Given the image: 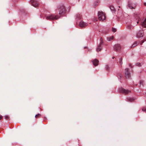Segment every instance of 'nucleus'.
<instances>
[{
  "instance_id": "nucleus-10",
  "label": "nucleus",
  "mask_w": 146,
  "mask_h": 146,
  "mask_svg": "<svg viewBox=\"0 0 146 146\" xmlns=\"http://www.w3.org/2000/svg\"><path fill=\"white\" fill-rule=\"evenodd\" d=\"M125 76L127 78H128L130 77V74L129 72V69L127 68L125 70Z\"/></svg>"
},
{
  "instance_id": "nucleus-22",
  "label": "nucleus",
  "mask_w": 146,
  "mask_h": 146,
  "mask_svg": "<svg viewBox=\"0 0 146 146\" xmlns=\"http://www.w3.org/2000/svg\"><path fill=\"white\" fill-rule=\"evenodd\" d=\"M112 31L113 32L115 33L116 31V30L115 28H112Z\"/></svg>"
},
{
  "instance_id": "nucleus-31",
  "label": "nucleus",
  "mask_w": 146,
  "mask_h": 146,
  "mask_svg": "<svg viewBox=\"0 0 146 146\" xmlns=\"http://www.w3.org/2000/svg\"><path fill=\"white\" fill-rule=\"evenodd\" d=\"M144 42V41H143L142 43H143Z\"/></svg>"
},
{
  "instance_id": "nucleus-16",
  "label": "nucleus",
  "mask_w": 146,
  "mask_h": 146,
  "mask_svg": "<svg viewBox=\"0 0 146 146\" xmlns=\"http://www.w3.org/2000/svg\"><path fill=\"white\" fill-rule=\"evenodd\" d=\"M135 100V99L132 98H127V101L129 102H132Z\"/></svg>"
},
{
  "instance_id": "nucleus-1",
  "label": "nucleus",
  "mask_w": 146,
  "mask_h": 146,
  "mask_svg": "<svg viewBox=\"0 0 146 146\" xmlns=\"http://www.w3.org/2000/svg\"><path fill=\"white\" fill-rule=\"evenodd\" d=\"M99 19L103 21L106 19V17L104 13L102 11H99L98 13Z\"/></svg>"
},
{
  "instance_id": "nucleus-7",
  "label": "nucleus",
  "mask_w": 146,
  "mask_h": 146,
  "mask_svg": "<svg viewBox=\"0 0 146 146\" xmlns=\"http://www.w3.org/2000/svg\"><path fill=\"white\" fill-rule=\"evenodd\" d=\"M143 36V31L142 30H140L137 34V37L138 38L142 37Z\"/></svg>"
},
{
  "instance_id": "nucleus-2",
  "label": "nucleus",
  "mask_w": 146,
  "mask_h": 146,
  "mask_svg": "<svg viewBox=\"0 0 146 146\" xmlns=\"http://www.w3.org/2000/svg\"><path fill=\"white\" fill-rule=\"evenodd\" d=\"M45 17L46 19L47 20L57 19L60 17L58 16H54L52 14L46 15L45 16Z\"/></svg>"
},
{
  "instance_id": "nucleus-3",
  "label": "nucleus",
  "mask_w": 146,
  "mask_h": 146,
  "mask_svg": "<svg viewBox=\"0 0 146 146\" xmlns=\"http://www.w3.org/2000/svg\"><path fill=\"white\" fill-rule=\"evenodd\" d=\"M58 10L59 11V15L63 13L65 10L64 7L63 5L59 6L58 7Z\"/></svg>"
},
{
  "instance_id": "nucleus-20",
  "label": "nucleus",
  "mask_w": 146,
  "mask_h": 146,
  "mask_svg": "<svg viewBox=\"0 0 146 146\" xmlns=\"http://www.w3.org/2000/svg\"><path fill=\"white\" fill-rule=\"evenodd\" d=\"M110 9L111 11H115V9L113 6H111L110 7Z\"/></svg>"
},
{
  "instance_id": "nucleus-13",
  "label": "nucleus",
  "mask_w": 146,
  "mask_h": 146,
  "mask_svg": "<svg viewBox=\"0 0 146 146\" xmlns=\"http://www.w3.org/2000/svg\"><path fill=\"white\" fill-rule=\"evenodd\" d=\"M141 25L142 27L146 28V19L141 22Z\"/></svg>"
},
{
  "instance_id": "nucleus-4",
  "label": "nucleus",
  "mask_w": 146,
  "mask_h": 146,
  "mask_svg": "<svg viewBox=\"0 0 146 146\" xmlns=\"http://www.w3.org/2000/svg\"><path fill=\"white\" fill-rule=\"evenodd\" d=\"M128 6L130 9H135L136 7V5L133 2L129 1L128 2Z\"/></svg>"
},
{
  "instance_id": "nucleus-32",
  "label": "nucleus",
  "mask_w": 146,
  "mask_h": 146,
  "mask_svg": "<svg viewBox=\"0 0 146 146\" xmlns=\"http://www.w3.org/2000/svg\"><path fill=\"white\" fill-rule=\"evenodd\" d=\"M114 58V57H113V58H113H113Z\"/></svg>"
},
{
  "instance_id": "nucleus-14",
  "label": "nucleus",
  "mask_w": 146,
  "mask_h": 146,
  "mask_svg": "<svg viewBox=\"0 0 146 146\" xmlns=\"http://www.w3.org/2000/svg\"><path fill=\"white\" fill-rule=\"evenodd\" d=\"M136 18V23L135 24V25H137L139 23V19H140L138 15H137L135 17Z\"/></svg>"
},
{
  "instance_id": "nucleus-25",
  "label": "nucleus",
  "mask_w": 146,
  "mask_h": 146,
  "mask_svg": "<svg viewBox=\"0 0 146 146\" xmlns=\"http://www.w3.org/2000/svg\"><path fill=\"white\" fill-rule=\"evenodd\" d=\"M140 86H141V85H142L143 83V81H140Z\"/></svg>"
},
{
  "instance_id": "nucleus-24",
  "label": "nucleus",
  "mask_w": 146,
  "mask_h": 146,
  "mask_svg": "<svg viewBox=\"0 0 146 146\" xmlns=\"http://www.w3.org/2000/svg\"><path fill=\"white\" fill-rule=\"evenodd\" d=\"M40 116V114H38L37 115H36L35 116V117L36 118H37V117H39Z\"/></svg>"
},
{
  "instance_id": "nucleus-23",
  "label": "nucleus",
  "mask_w": 146,
  "mask_h": 146,
  "mask_svg": "<svg viewBox=\"0 0 146 146\" xmlns=\"http://www.w3.org/2000/svg\"><path fill=\"white\" fill-rule=\"evenodd\" d=\"M142 110L143 111L146 112V107L143 108L142 109Z\"/></svg>"
},
{
  "instance_id": "nucleus-5",
  "label": "nucleus",
  "mask_w": 146,
  "mask_h": 146,
  "mask_svg": "<svg viewBox=\"0 0 146 146\" xmlns=\"http://www.w3.org/2000/svg\"><path fill=\"white\" fill-rule=\"evenodd\" d=\"M114 50L117 52H119L121 49V47L120 45L118 44H115L113 47Z\"/></svg>"
},
{
  "instance_id": "nucleus-29",
  "label": "nucleus",
  "mask_w": 146,
  "mask_h": 146,
  "mask_svg": "<svg viewBox=\"0 0 146 146\" xmlns=\"http://www.w3.org/2000/svg\"><path fill=\"white\" fill-rule=\"evenodd\" d=\"M2 118V116H0V119H1Z\"/></svg>"
},
{
  "instance_id": "nucleus-17",
  "label": "nucleus",
  "mask_w": 146,
  "mask_h": 146,
  "mask_svg": "<svg viewBox=\"0 0 146 146\" xmlns=\"http://www.w3.org/2000/svg\"><path fill=\"white\" fill-rule=\"evenodd\" d=\"M76 19H80L81 18V16L79 14H77L76 15Z\"/></svg>"
},
{
  "instance_id": "nucleus-26",
  "label": "nucleus",
  "mask_w": 146,
  "mask_h": 146,
  "mask_svg": "<svg viewBox=\"0 0 146 146\" xmlns=\"http://www.w3.org/2000/svg\"><path fill=\"white\" fill-rule=\"evenodd\" d=\"M127 28L129 29H131V27L130 25H128L127 26Z\"/></svg>"
},
{
  "instance_id": "nucleus-11",
  "label": "nucleus",
  "mask_w": 146,
  "mask_h": 146,
  "mask_svg": "<svg viewBox=\"0 0 146 146\" xmlns=\"http://www.w3.org/2000/svg\"><path fill=\"white\" fill-rule=\"evenodd\" d=\"M31 1L32 5L35 7H36L38 6V3L36 1L34 0H31Z\"/></svg>"
},
{
  "instance_id": "nucleus-19",
  "label": "nucleus",
  "mask_w": 146,
  "mask_h": 146,
  "mask_svg": "<svg viewBox=\"0 0 146 146\" xmlns=\"http://www.w3.org/2000/svg\"><path fill=\"white\" fill-rule=\"evenodd\" d=\"M119 62L120 65H122L123 63L122 58H119Z\"/></svg>"
},
{
  "instance_id": "nucleus-15",
  "label": "nucleus",
  "mask_w": 146,
  "mask_h": 146,
  "mask_svg": "<svg viewBox=\"0 0 146 146\" xmlns=\"http://www.w3.org/2000/svg\"><path fill=\"white\" fill-rule=\"evenodd\" d=\"M138 44V43L137 42H135L130 46L131 48H133Z\"/></svg>"
},
{
  "instance_id": "nucleus-27",
  "label": "nucleus",
  "mask_w": 146,
  "mask_h": 146,
  "mask_svg": "<svg viewBox=\"0 0 146 146\" xmlns=\"http://www.w3.org/2000/svg\"><path fill=\"white\" fill-rule=\"evenodd\" d=\"M136 65L137 66H141V64L140 63H137L136 64Z\"/></svg>"
},
{
  "instance_id": "nucleus-6",
  "label": "nucleus",
  "mask_w": 146,
  "mask_h": 146,
  "mask_svg": "<svg viewBox=\"0 0 146 146\" xmlns=\"http://www.w3.org/2000/svg\"><path fill=\"white\" fill-rule=\"evenodd\" d=\"M118 91L120 93H123L125 94H127L130 92L129 90H125L122 88H119Z\"/></svg>"
},
{
  "instance_id": "nucleus-30",
  "label": "nucleus",
  "mask_w": 146,
  "mask_h": 146,
  "mask_svg": "<svg viewBox=\"0 0 146 146\" xmlns=\"http://www.w3.org/2000/svg\"><path fill=\"white\" fill-rule=\"evenodd\" d=\"M144 6H146V3H144Z\"/></svg>"
},
{
  "instance_id": "nucleus-8",
  "label": "nucleus",
  "mask_w": 146,
  "mask_h": 146,
  "mask_svg": "<svg viewBox=\"0 0 146 146\" xmlns=\"http://www.w3.org/2000/svg\"><path fill=\"white\" fill-rule=\"evenodd\" d=\"M101 42L99 44V45H98V47L97 48L96 50V51L98 52L100 51L102 49V48L101 47V45L103 43V39L102 38H100Z\"/></svg>"
},
{
  "instance_id": "nucleus-12",
  "label": "nucleus",
  "mask_w": 146,
  "mask_h": 146,
  "mask_svg": "<svg viewBox=\"0 0 146 146\" xmlns=\"http://www.w3.org/2000/svg\"><path fill=\"white\" fill-rule=\"evenodd\" d=\"M92 62L94 65L95 66H97L98 64L99 61L96 59L93 60Z\"/></svg>"
},
{
  "instance_id": "nucleus-9",
  "label": "nucleus",
  "mask_w": 146,
  "mask_h": 146,
  "mask_svg": "<svg viewBox=\"0 0 146 146\" xmlns=\"http://www.w3.org/2000/svg\"><path fill=\"white\" fill-rule=\"evenodd\" d=\"M88 24L84 22L81 21L79 24V26L81 27H84L88 25Z\"/></svg>"
},
{
  "instance_id": "nucleus-28",
  "label": "nucleus",
  "mask_w": 146,
  "mask_h": 146,
  "mask_svg": "<svg viewBox=\"0 0 146 146\" xmlns=\"http://www.w3.org/2000/svg\"><path fill=\"white\" fill-rule=\"evenodd\" d=\"M5 117L6 119H9V117L7 116H5Z\"/></svg>"
},
{
  "instance_id": "nucleus-18",
  "label": "nucleus",
  "mask_w": 146,
  "mask_h": 146,
  "mask_svg": "<svg viewBox=\"0 0 146 146\" xmlns=\"http://www.w3.org/2000/svg\"><path fill=\"white\" fill-rule=\"evenodd\" d=\"M113 36L109 37L107 38V40L109 41H111L113 39Z\"/></svg>"
},
{
  "instance_id": "nucleus-21",
  "label": "nucleus",
  "mask_w": 146,
  "mask_h": 146,
  "mask_svg": "<svg viewBox=\"0 0 146 146\" xmlns=\"http://www.w3.org/2000/svg\"><path fill=\"white\" fill-rule=\"evenodd\" d=\"M117 76L118 78H120L121 77V74L120 73H118L117 75Z\"/></svg>"
}]
</instances>
